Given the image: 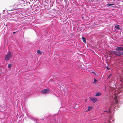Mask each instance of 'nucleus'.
<instances>
[{
  "instance_id": "f257e3e1",
  "label": "nucleus",
  "mask_w": 123,
  "mask_h": 123,
  "mask_svg": "<svg viewBox=\"0 0 123 123\" xmlns=\"http://www.w3.org/2000/svg\"><path fill=\"white\" fill-rule=\"evenodd\" d=\"M116 51H112V53L116 56H120V51L123 50V47H118L116 48Z\"/></svg>"
},
{
  "instance_id": "f03ea898",
  "label": "nucleus",
  "mask_w": 123,
  "mask_h": 123,
  "mask_svg": "<svg viewBox=\"0 0 123 123\" xmlns=\"http://www.w3.org/2000/svg\"><path fill=\"white\" fill-rule=\"evenodd\" d=\"M12 54L11 52L10 51H9L6 55L5 60L6 61H8L10 59L12 58Z\"/></svg>"
},
{
  "instance_id": "7ed1b4c3",
  "label": "nucleus",
  "mask_w": 123,
  "mask_h": 123,
  "mask_svg": "<svg viewBox=\"0 0 123 123\" xmlns=\"http://www.w3.org/2000/svg\"><path fill=\"white\" fill-rule=\"evenodd\" d=\"M50 92V90L49 89H43L41 91V92L44 94L48 93Z\"/></svg>"
},
{
  "instance_id": "20e7f679",
  "label": "nucleus",
  "mask_w": 123,
  "mask_h": 123,
  "mask_svg": "<svg viewBox=\"0 0 123 123\" xmlns=\"http://www.w3.org/2000/svg\"><path fill=\"white\" fill-rule=\"evenodd\" d=\"M90 99L92 101L93 103H95L97 100V98H94L92 97H90Z\"/></svg>"
},
{
  "instance_id": "39448f33",
  "label": "nucleus",
  "mask_w": 123,
  "mask_h": 123,
  "mask_svg": "<svg viewBox=\"0 0 123 123\" xmlns=\"http://www.w3.org/2000/svg\"><path fill=\"white\" fill-rule=\"evenodd\" d=\"M8 11H10L14 10V9L13 8H11V7H10L8 8Z\"/></svg>"
},
{
  "instance_id": "423d86ee",
  "label": "nucleus",
  "mask_w": 123,
  "mask_h": 123,
  "mask_svg": "<svg viewBox=\"0 0 123 123\" xmlns=\"http://www.w3.org/2000/svg\"><path fill=\"white\" fill-rule=\"evenodd\" d=\"M115 28H116L117 29L119 30V25H115Z\"/></svg>"
},
{
  "instance_id": "0eeeda50",
  "label": "nucleus",
  "mask_w": 123,
  "mask_h": 123,
  "mask_svg": "<svg viewBox=\"0 0 123 123\" xmlns=\"http://www.w3.org/2000/svg\"><path fill=\"white\" fill-rule=\"evenodd\" d=\"M82 38L83 40V42L84 43H86V38L83 37H82Z\"/></svg>"
},
{
  "instance_id": "6e6552de",
  "label": "nucleus",
  "mask_w": 123,
  "mask_h": 123,
  "mask_svg": "<svg viewBox=\"0 0 123 123\" xmlns=\"http://www.w3.org/2000/svg\"><path fill=\"white\" fill-rule=\"evenodd\" d=\"M37 53L40 55H41L42 54L41 51L40 50H37Z\"/></svg>"
},
{
  "instance_id": "1a4fd4ad",
  "label": "nucleus",
  "mask_w": 123,
  "mask_h": 123,
  "mask_svg": "<svg viewBox=\"0 0 123 123\" xmlns=\"http://www.w3.org/2000/svg\"><path fill=\"white\" fill-rule=\"evenodd\" d=\"M101 95V93H100L98 92L96 94V96H99Z\"/></svg>"
},
{
  "instance_id": "9d476101",
  "label": "nucleus",
  "mask_w": 123,
  "mask_h": 123,
  "mask_svg": "<svg viewBox=\"0 0 123 123\" xmlns=\"http://www.w3.org/2000/svg\"><path fill=\"white\" fill-rule=\"evenodd\" d=\"M12 66V65L11 64H9L8 65V68H11Z\"/></svg>"
},
{
  "instance_id": "9b49d317",
  "label": "nucleus",
  "mask_w": 123,
  "mask_h": 123,
  "mask_svg": "<svg viewBox=\"0 0 123 123\" xmlns=\"http://www.w3.org/2000/svg\"><path fill=\"white\" fill-rule=\"evenodd\" d=\"M120 56H121V55H122V54H123V50H121L120 51Z\"/></svg>"
},
{
  "instance_id": "f8f14e48",
  "label": "nucleus",
  "mask_w": 123,
  "mask_h": 123,
  "mask_svg": "<svg viewBox=\"0 0 123 123\" xmlns=\"http://www.w3.org/2000/svg\"><path fill=\"white\" fill-rule=\"evenodd\" d=\"M111 108H109V111H104V112H108V113H110V112H111V111H110V109H111Z\"/></svg>"
},
{
  "instance_id": "ddd939ff",
  "label": "nucleus",
  "mask_w": 123,
  "mask_h": 123,
  "mask_svg": "<svg viewBox=\"0 0 123 123\" xmlns=\"http://www.w3.org/2000/svg\"><path fill=\"white\" fill-rule=\"evenodd\" d=\"M97 80H96V79H94V81L93 83H95V82H97Z\"/></svg>"
},
{
  "instance_id": "4468645a",
  "label": "nucleus",
  "mask_w": 123,
  "mask_h": 123,
  "mask_svg": "<svg viewBox=\"0 0 123 123\" xmlns=\"http://www.w3.org/2000/svg\"><path fill=\"white\" fill-rule=\"evenodd\" d=\"M106 68L108 70H110V67H109L108 66H107L106 67Z\"/></svg>"
},
{
  "instance_id": "2eb2a0df",
  "label": "nucleus",
  "mask_w": 123,
  "mask_h": 123,
  "mask_svg": "<svg viewBox=\"0 0 123 123\" xmlns=\"http://www.w3.org/2000/svg\"><path fill=\"white\" fill-rule=\"evenodd\" d=\"M107 5L108 6H111L113 5V4H111L108 3V4H107Z\"/></svg>"
},
{
  "instance_id": "dca6fc26",
  "label": "nucleus",
  "mask_w": 123,
  "mask_h": 123,
  "mask_svg": "<svg viewBox=\"0 0 123 123\" xmlns=\"http://www.w3.org/2000/svg\"><path fill=\"white\" fill-rule=\"evenodd\" d=\"M112 75V74H111L109 76V77H108V78H109Z\"/></svg>"
},
{
  "instance_id": "f3484780",
  "label": "nucleus",
  "mask_w": 123,
  "mask_h": 123,
  "mask_svg": "<svg viewBox=\"0 0 123 123\" xmlns=\"http://www.w3.org/2000/svg\"><path fill=\"white\" fill-rule=\"evenodd\" d=\"M90 110V109H89V107L88 111H89Z\"/></svg>"
},
{
  "instance_id": "a211bd4d",
  "label": "nucleus",
  "mask_w": 123,
  "mask_h": 123,
  "mask_svg": "<svg viewBox=\"0 0 123 123\" xmlns=\"http://www.w3.org/2000/svg\"><path fill=\"white\" fill-rule=\"evenodd\" d=\"M93 73H94L95 74V75H97L94 72H93Z\"/></svg>"
},
{
  "instance_id": "6ab92c4d",
  "label": "nucleus",
  "mask_w": 123,
  "mask_h": 123,
  "mask_svg": "<svg viewBox=\"0 0 123 123\" xmlns=\"http://www.w3.org/2000/svg\"><path fill=\"white\" fill-rule=\"evenodd\" d=\"M118 100H117L116 101V103H117V102H118Z\"/></svg>"
},
{
  "instance_id": "aec40b11",
  "label": "nucleus",
  "mask_w": 123,
  "mask_h": 123,
  "mask_svg": "<svg viewBox=\"0 0 123 123\" xmlns=\"http://www.w3.org/2000/svg\"><path fill=\"white\" fill-rule=\"evenodd\" d=\"M15 33V32H13V33H14V34Z\"/></svg>"
},
{
  "instance_id": "412c9836",
  "label": "nucleus",
  "mask_w": 123,
  "mask_h": 123,
  "mask_svg": "<svg viewBox=\"0 0 123 123\" xmlns=\"http://www.w3.org/2000/svg\"><path fill=\"white\" fill-rule=\"evenodd\" d=\"M89 107V109H91V108L90 107Z\"/></svg>"
},
{
  "instance_id": "4be33fe9",
  "label": "nucleus",
  "mask_w": 123,
  "mask_h": 123,
  "mask_svg": "<svg viewBox=\"0 0 123 123\" xmlns=\"http://www.w3.org/2000/svg\"><path fill=\"white\" fill-rule=\"evenodd\" d=\"M123 54H122V55H123Z\"/></svg>"
},
{
  "instance_id": "5701e85b",
  "label": "nucleus",
  "mask_w": 123,
  "mask_h": 123,
  "mask_svg": "<svg viewBox=\"0 0 123 123\" xmlns=\"http://www.w3.org/2000/svg\"><path fill=\"white\" fill-rule=\"evenodd\" d=\"M16 9H18V8H16Z\"/></svg>"
}]
</instances>
